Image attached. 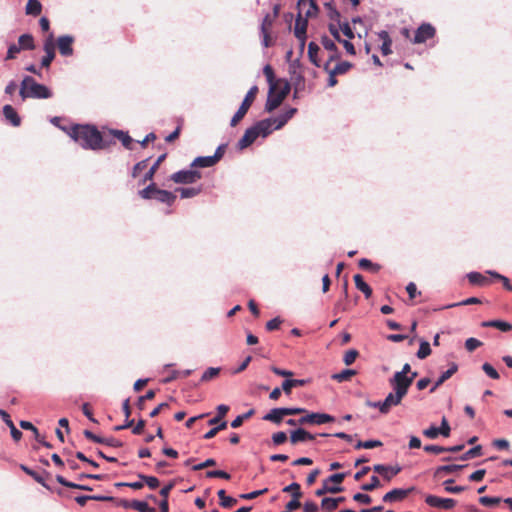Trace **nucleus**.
I'll use <instances>...</instances> for the list:
<instances>
[{
	"label": "nucleus",
	"mask_w": 512,
	"mask_h": 512,
	"mask_svg": "<svg viewBox=\"0 0 512 512\" xmlns=\"http://www.w3.org/2000/svg\"><path fill=\"white\" fill-rule=\"evenodd\" d=\"M68 135L85 149L98 150L102 148V136L95 127L75 125L68 131Z\"/></svg>",
	"instance_id": "obj_1"
},
{
	"label": "nucleus",
	"mask_w": 512,
	"mask_h": 512,
	"mask_svg": "<svg viewBox=\"0 0 512 512\" xmlns=\"http://www.w3.org/2000/svg\"><path fill=\"white\" fill-rule=\"evenodd\" d=\"M19 95L21 101L27 98L48 99L52 96V92L47 86L37 83L31 76H25L20 85Z\"/></svg>",
	"instance_id": "obj_2"
},
{
	"label": "nucleus",
	"mask_w": 512,
	"mask_h": 512,
	"mask_svg": "<svg viewBox=\"0 0 512 512\" xmlns=\"http://www.w3.org/2000/svg\"><path fill=\"white\" fill-rule=\"evenodd\" d=\"M289 92L290 84L284 79H279L277 85H271V87H269L265 110L267 112L275 110L281 105Z\"/></svg>",
	"instance_id": "obj_3"
},
{
	"label": "nucleus",
	"mask_w": 512,
	"mask_h": 512,
	"mask_svg": "<svg viewBox=\"0 0 512 512\" xmlns=\"http://www.w3.org/2000/svg\"><path fill=\"white\" fill-rule=\"evenodd\" d=\"M269 135V123L267 121H258L255 125L248 128L242 138L238 141L237 147L243 150L254 143L259 137H267Z\"/></svg>",
	"instance_id": "obj_4"
},
{
	"label": "nucleus",
	"mask_w": 512,
	"mask_h": 512,
	"mask_svg": "<svg viewBox=\"0 0 512 512\" xmlns=\"http://www.w3.org/2000/svg\"><path fill=\"white\" fill-rule=\"evenodd\" d=\"M139 196L142 199H155L161 203L172 205L176 199L174 193L158 189L154 183H150L147 187L139 191Z\"/></svg>",
	"instance_id": "obj_5"
},
{
	"label": "nucleus",
	"mask_w": 512,
	"mask_h": 512,
	"mask_svg": "<svg viewBox=\"0 0 512 512\" xmlns=\"http://www.w3.org/2000/svg\"><path fill=\"white\" fill-rule=\"evenodd\" d=\"M410 372L411 366L406 363L403 365L401 371H397L393 377L389 379V384L393 388V391H396L403 398L406 396L410 388V379H408V374Z\"/></svg>",
	"instance_id": "obj_6"
},
{
	"label": "nucleus",
	"mask_w": 512,
	"mask_h": 512,
	"mask_svg": "<svg viewBox=\"0 0 512 512\" xmlns=\"http://www.w3.org/2000/svg\"><path fill=\"white\" fill-rule=\"evenodd\" d=\"M403 397L396 391L390 392L384 401L371 402L367 401L366 405L373 408H378L382 414H387L391 407L401 404Z\"/></svg>",
	"instance_id": "obj_7"
},
{
	"label": "nucleus",
	"mask_w": 512,
	"mask_h": 512,
	"mask_svg": "<svg viewBox=\"0 0 512 512\" xmlns=\"http://www.w3.org/2000/svg\"><path fill=\"white\" fill-rule=\"evenodd\" d=\"M224 144L218 145L215 153L211 156H200L191 163L192 168H206L214 166L223 156Z\"/></svg>",
	"instance_id": "obj_8"
},
{
	"label": "nucleus",
	"mask_w": 512,
	"mask_h": 512,
	"mask_svg": "<svg viewBox=\"0 0 512 512\" xmlns=\"http://www.w3.org/2000/svg\"><path fill=\"white\" fill-rule=\"evenodd\" d=\"M297 113V109L290 107L287 108L282 114L278 115L274 118L263 119L262 121H267L269 123V134L272 133L273 130L281 129L285 124Z\"/></svg>",
	"instance_id": "obj_9"
},
{
	"label": "nucleus",
	"mask_w": 512,
	"mask_h": 512,
	"mask_svg": "<svg viewBox=\"0 0 512 512\" xmlns=\"http://www.w3.org/2000/svg\"><path fill=\"white\" fill-rule=\"evenodd\" d=\"M436 35L435 27L430 23H422L415 31L413 39H410L413 44H422L427 40L434 38Z\"/></svg>",
	"instance_id": "obj_10"
},
{
	"label": "nucleus",
	"mask_w": 512,
	"mask_h": 512,
	"mask_svg": "<svg viewBox=\"0 0 512 512\" xmlns=\"http://www.w3.org/2000/svg\"><path fill=\"white\" fill-rule=\"evenodd\" d=\"M201 178V174L194 168L187 170H180L171 175V180L175 183L190 184L194 183Z\"/></svg>",
	"instance_id": "obj_11"
},
{
	"label": "nucleus",
	"mask_w": 512,
	"mask_h": 512,
	"mask_svg": "<svg viewBox=\"0 0 512 512\" xmlns=\"http://www.w3.org/2000/svg\"><path fill=\"white\" fill-rule=\"evenodd\" d=\"M305 416L301 417L300 419H298V423L299 425H304V424H317V425H320V424H324V423H330V422H333L335 420V418L329 414H325V413H309L307 411V413H304Z\"/></svg>",
	"instance_id": "obj_12"
},
{
	"label": "nucleus",
	"mask_w": 512,
	"mask_h": 512,
	"mask_svg": "<svg viewBox=\"0 0 512 512\" xmlns=\"http://www.w3.org/2000/svg\"><path fill=\"white\" fill-rule=\"evenodd\" d=\"M43 50L45 51V56L41 60V66L48 68L55 58V44L53 33H50L44 41Z\"/></svg>",
	"instance_id": "obj_13"
},
{
	"label": "nucleus",
	"mask_w": 512,
	"mask_h": 512,
	"mask_svg": "<svg viewBox=\"0 0 512 512\" xmlns=\"http://www.w3.org/2000/svg\"><path fill=\"white\" fill-rule=\"evenodd\" d=\"M297 9V15L307 19L315 16L318 12V7L315 0H298Z\"/></svg>",
	"instance_id": "obj_14"
},
{
	"label": "nucleus",
	"mask_w": 512,
	"mask_h": 512,
	"mask_svg": "<svg viewBox=\"0 0 512 512\" xmlns=\"http://www.w3.org/2000/svg\"><path fill=\"white\" fill-rule=\"evenodd\" d=\"M425 502L431 507L445 510L452 509L456 505V501L452 498H440L435 495H428Z\"/></svg>",
	"instance_id": "obj_15"
},
{
	"label": "nucleus",
	"mask_w": 512,
	"mask_h": 512,
	"mask_svg": "<svg viewBox=\"0 0 512 512\" xmlns=\"http://www.w3.org/2000/svg\"><path fill=\"white\" fill-rule=\"evenodd\" d=\"M308 19L298 16L295 20L294 34L295 37L300 41V46L303 49L306 42V31H307Z\"/></svg>",
	"instance_id": "obj_16"
},
{
	"label": "nucleus",
	"mask_w": 512,
	"mask_h": 512,
	"mask_svg": "<svg viewBox=\"0 0 512 512\" xmlns=\"http://www.w3.org/2000/svg\"><path fill=\"white\" fill-rule=\"evenodd\" d=\"M74 38L71 35H62L57 39V46L62 56H71L73 54L72 44Z\"/></svg>",
	"instance_id": "obj_17"
},
{
	"label": "nucleus",
	"mask_w": 512,
	"mask_h": 512,
	"mask_svg": "<svg viewBox=\"0 0 512 512\" xmlns=\"http://www.w3.org/2000/svg\"><path fill=\"white\" fill-rule=\"evenodd\" d=\"M84 436L96 443L104 444V445H107L110 447H121L122 446V442L114 437H107V438L99 437V436L93 434L89 430L84 431Z\"/></svg>",
	"instance_id": "obj_18"
},
{
	"label": "nucleus",
	"mask_w": 512,
	"mask_h": 512,
	"mask_svg": "<svg viewBox=\"0 0 512 512\" xmlns=\"http://www.w3.org/2000/svg\"><path fill=\"white\" fill-rule=\"evenodd\" d=\"M373 470L382 475L386 480H391L392 477L396 476L397 474H399L401 472V467L400 466H395V467H392V466H386V465H383V464H376L373 466Z\"/></svg>",
	"instance_id": "obj_19"
},
{
	"label": "nucleus",
	"mask_w": 512,
	"mask_h": 512,
	"mask_svg": "<svg viewBox=\"0 0 512 512\" xmlns=\"http://www.w3.org/2000/svg\"><path fill=\"white\" fill-rule=\"evenodd\" d=\"M412 490H413V488H411V489H400V488L393 489V490L387 492L383 496V501L389 502V503L402 501L409 495V493Z\"/></svg>",
	"instance_id": "obj_20"
},
{
	"label": "nucleus",
	"mask_w": 512,
	"mask_h": 512,
	"mask_svg": "<svg viewBox=\"0 0 512 512\" xmlns=\"http://www.w3.org/2000/svg\"><path fill=\"white\" fill-rule=\"evenodd\" d=\"M316 435L311 434L310 432L306 431L305 429L299 428L297 430H294L290 434V442L295 445L299 442L304 441H312L314 440Z\"/></svg>",
	"instance_id": "obj_21"
},
{
	"label": "nucleus",
	"mask_w": 512,
	"mask_h": 512,
	"mask_svg": "<svg viewBox=\"0 0 512 512\" xmlns=\"http://www.w3.org/2000/svg\"><path fill=\"white\" fill-rule=\"evenodd\" d=\"M457 371H458V365L454 362L451 363L449 369L441 374V376L435 382L434 386L430 389V392H434L445 381H447L449 378H451Z\"/></svg>",
	"instance_id": "obj_22"
},
{
	"label": "nucleus",
	"mask_w": 512,
	"mask_h": 512,
	"mask_svg": "<svg viewBox=\"0 0 512 512\" xmlns=\"http://www.w3.org/2000/svg\"><path fill=\"white\" fill-rule=\"evenodd\" d=\"M310 383L309 379H286L282 383V390L286 395L291 393L292 388L302 387Z\"/></svg>",
	"instance_id": "obj_23"
},
{
	"label": "nucleus",
	"mask_w": 512,
	"mask_h": 512,
	"mask_svg": "<svg viewBox=\"0 0 512 512\" xmlns=\"http://www.w3.org/2000/svg\"><path fill=\"white\" fill-rule=\"evenodd\" d=\"M3 115L5 119L11 123V125L17 127L21 123V119L17 114L16 110L9 104L3 107Z\"/></svg>",
	"instance_id": "obj_24"
},
{
	"label": "nucleus",
	"mask_w": 512,
	"mask_h": 512,
	"mask_svg": "<svg viewBox=\"0 0 512 512\" xmlns=\"http://www.w3.org/2000/svg\"><path fill=\"white\" fill-rule=\"evenodd\" d=\"M355 286L358 290H360L365 297L368 299L372 295L371 287L364 281L363 276L361 274H356L353 277Z\"/></svg>",
	"instance_id": "obj_25"
},
{
	"label": "nucleus",
	"mask_w": 512,
	"mask_h": 512,
	"mask_svg": "<svg viewBox=\"0 0 512 512\" xmlns=\"http://www.w3.org/2000/svg\"><path fill=\"white\" fill-rule=\"evenodd\" d=\"M463 467H464L463 465H456V464L439 466L434 471V477L442 478L445 474H452V473L462 469Z\"/></svg>",
	"instance_id": "obj_26"
},
{
	"label": "nucleus",
	"mask_w": 512,
	"mask_h": 512,
	"mask_svg": "<svg viewBox=\"0 0 512 512\" xmlns=\"http://www.w3.org/2000/svg\"><path fill=\"white\" fill-rule=\"evenodd\" d=\"M468 281L472 285L486 286L490 284V280L479 272H471L467 275Z\"/></svg>",
	"instance_id": "obj_27"
},
{
	"label": "nucleus",
	"mask_w": 512,
	"mask_h": 512,
	"mask_svg": "<svg viewBox=\"0 0 512 512\" xmlns=\"http://www.w3.org/2000/svg\"><path fill=\"white\" fill-rule=\"evenodd\" d=\"M342 491H343V487L338 486V485H336V486L330 485V483L327 480H324L323 486L321 488L317 489L315 494H316V496H323L326 493L335 494V493H340Z\"/></svg>",
	"instance_id": "obj_28"
},
{
	"label": "nucleus",
	"mask_w": 512,
	"mask_h": 512,
	"mask_svg": "<svg viewBox=\"0 0 512 512\" xmlns=\"http://www.w3.org/2000/svg\"><path fill=\"white\" fill-rule=\"evenodd\" d=\"M378 36L382 40V45H381L382 54L383 55L391 54L392 53V50H391L392 40L389 36V33L387 31H381L378 34Z\"/></svg>",
	"instance_id": "obj_29"
},
{
	"label": "nucleus",
	"mask_w": 512,
	"mask_h": 512,
	"mask_svg": "<svg viewBox=\"0 0 512 512\" xmlns=\"http://www.w3.org/2000/svg\"><path fill=\"white\" fill-rule=\"evenodd\" d=\"M126 508H133L138 512H156V510L150 507L145 501L133 500L130 503L124 505Z\"/></svg>",
	"instance_id": "obj_30"
},
{
	"label": "nucleus",
	"mask_w": 512,
	"mask_h": 512,
	"mask_svg": "<svg viewBox=\"0 0 512 512\" xmlns=\"http://www.w3.org/2000/svg\"><path fill=\"white\" fill-rule=\"evenodd\" d=\"M482 326L497 328L503 332H508L512 330V325L510 323L501 320L486 321L482 323Z\"/></svg>",
	"instance_id": "obj_31"
},
{
	"label": "nucleus",
	"mask_w": 512,
	"mask_h": 512,
	"mask_svg": "<svg viewBox=\"0 0 512 512\" xmlns=\"http://www.w3.org/2000/svg\"><path fill=\"white\" fill-rule=\"evenodd\" d=\"M320 47L315 42H310L308 45V57L309 60L317 67L321 66L320 60L318 59V52Z\"/></svg>",
	"instance_id": "obj_32"
},
{
	"label": "nucleus",
	"mask_w": 512,
	"mask_h": 512,
	"mask_svg": "<svg viewBox=\"0 0 512 512\" xmlns=\"http://www.w3.org/2000/svg\"><path fill=\"white\" fill-rule=\"evenodd\" d=\"M358 265L361 269L370 271L373 274L378 273L381 269V265L373 263L371 260L367 258L360 259Z\"/></svg>",
	"instance_id": "obj_33"
},
{
	"label": "nucleus",
	"mask_w": 512,
	"mask_h": 512,
	"mask_svg": "<svg viewBox=\"0 0 512 512\" xmlns=\"http://www.w3.org/2000/svg\"><path fill=\"white\" fill-rule=\"evenodd\" d=\"M19 46L24 50H33L35 48L34 38L31 34H23L18 39Z\"/></svg>",
	"instance_id": "obj_34"
},
{
	"label": "nucleus",
	"mask_w": 512,
	"mask_h": 512,
	"mask_svg": "<svg viewBox=\"0 0 512 512\" xmlns=\"http://www.w3.org/2000/svg\"><path fill=\"white\" fill-rule=\"evenodd\" d=\"M25 11L28 15L37 16L42 11V4L38 0H28Z\"/></svg>",
	"instance_id": "obj_35"
},
{
	"label": "nucleus",
	"mask_w": 512,
	"mask_h": 512,
	"mask_svg": "<svg viewBox=\"0 0 512 512\" xmlns=\"http://www.w3.org/2000/svg\"><path fill=\"white\" fill-rule=\"evenodd\" d=\"M283 418H284V416L282 415L281 409L280 408H274V409L270 410V412L267 413L263 417V420L270 421V422H273L275 424H280L282 422Z\"/></svg>",
	"instance_id": "obj_36"
},
{
	"label": "nucleus",
	"mask_w": 512,
	"mask_h": 512,
	"mask_svg": "<svg viewBox=\"0 0 512 512\" xmlns=\"http://www.w3.org/2000/svg\"><path fill=\"white\" fill-rule=\"evenodd\" d=\"M356 373L357 372L353 369H345L339 373L333 374L332 379L339 383H342L345 381H349L353 376L356 375Z\"/></svg>",
	"instance_id": "obj_37"
},
{
	"label": "nucleus",
	"mask_w": 512,
	"mask_h": 512,
	"mask_svg": "<svg viewBox=\"0 0 512 512\" xmlns=\"http://www.w3.org/2000/svg\"><path fill=\"white\" fill-rule=\"evenodd\" d=\"M353 64L348 61H342L337 63L333 68L330 67V71H332L335 75H343L351 70Z\"/></svg>",
	"instance_id": "obj_38"
},
{
	"label": "nucleus",
	"mask_w": 512,
	"mask_h": 512,
	"mask_svg": "<svg viewBox=\"0 0 512 512\" xmlns=\"http://www.w3.org/2000/svg\"><path fill=\"white\" fill-rule=\"evenodd\" d=\"M165 158V154L161 155L158 157V159L156 160V162L150 167V169L145 173L141 183L144 184L146 183L147 181H151L153 179V176L159 166V164L163 161V159Z\"/></svg>",
	"instance_id": "obj_39"
},
{
	"label": "nucleus",
	"mask_w": 512,
	"mask_h": 512,
	"mask_svg": "<svg viewBox=\"0 0 512 512\" xmlns=\"http://www.w3.org/2000/svg\"><path fill=\"white\" fill-rule=\"evenodd\" d=\"M263 74L266 77V80H267V82L269 84V87H271V85H277L278 84V80L279 79H276L274 70H273V68H272V66L270 64H267V65L264 66Z\"/></svg>",
	"instance_id": "obj_40"
},
{
	"label": "nucleus",
	"mask_w": 512,
	"mask_h": 512,
	"mask_svg": "<svg viewBox=\"0 0 512 512\" xmlns=\"http://www.w3.org/2000/svg\"><path fill=\"white\" fill-rule=\"evenodd\" d=\"M113 134L117 139H119L122 142L125 148H131L132 138L128 135V133L121 130H114Z\"/></svg>",
	"instance_id": "obj_41"
},
{
	"label": "nucleus",
	"mask_w": 512,
	"mask_h": 512,
	"mask_svg": "<svg viewBox=\"0 0 512 512\" xmlns=\"http://www.w3.org/2000/svg\"><path fill=\"white\" fill-rule=\"evenodd\" d=\"M482 455V446L477 445L471 449H469L467 452H465L463 455L460 456V460L466 461L475 457H479Z\"/></svg>",
	"instance_id": "obj_42"
},
{
	"label": "nucleus",
	"mask_w": 512,
	"mask_h": 512,
	"mask_svg": "<svg viewBox=\"0 0 512 512\" xmlns=\"http://www.w3.org/2000/svg\"><path fill=\"white\" fill-rule=\"evenodd\" d=\"M341 29L340 31L342 34L349 40L353 39L355 37L354 32L348 22H341V18L339 19V22H336Z\"/></svg>",
	"instance_id": "obj_43"
},
{
	"label": "nucleus",
	"mask_w": 512,
	"mask_h": 512,
	"mask_svg": "<svg viewBox=\"0 0 512 512\" xmlns=\"http://www.w3.org/2000/svg\"><path fill=\"white\" fill-rule=\"evenodd\" d=\"M321 508L326 512H332L337 508V501L330 497L323 498Z\"/></svg>",
	"instance_id": "obj_44"
},
{
	"label": "nucleus",
	"mask_w": 512,
	"mask_h": 512,
	"mask_svg": "<svg viewBox=\"0 0 512 512\" xmlns=\"http://www.w3.org/2000/svg\"><path fill=\"white\" fill-rule=\"evenodd\" d=\"M431 352L430 344L427 341H421L417 352V357L419 359H425L431 354Z\"/></svg>",
	"instance_id": "obj_45"
},
{
	"label": "nucleus",
	"mask_w": 512,
	"mask_h": 512,
	"mask_svg": "<svg viewBox=\"0 0 512 512\" xmlns=\"http://www.w3.org/2000/svg\"><path fill=\"white\" fill-rule=\"evenodd\" d=\"M254 409H250L248 412L244 413L243 415L237 416L232 422L231 427L232 428H238L240 427L244 420L249 419L254 414Z\"/></svg>",
	"instance_id": "obj_46"
},
{
	"label": "nucleus",
	"mask_w": 512,
	"mask_h": 512,
	"mask_svg": "<svg viewBox=\"0 0 512 512\" xmlns=\"http://www.w3.org/2000/svg\"><path fill=\"white\" fill-rule=\"evenodd\" d=\"M382 446V442L379 441V440H367V441H359L355 448L356 449H361V448H365V449H372V448H376V447H380Z\"/></svg>",
	"instance_id": "obj_47"
},
{
	"label": "nucleus",
	"mask_w": 512,
	"mask_h": 512,
	"mask_svg": "<svg viewBox=\"0 0 512 512\" xmlns=\"http://www.w3.org/2000/svg\"><path fill=\"white\" fill-rule=\"evenodd\" d=\"M300 489H301L300 484L294 482V483H291L290 485L284 487L283 492H290V493H292V497L301 498L302 493H301Z\"/></svg>",
	"instance_id": "obj_48"
},
{
	"label": "nucleus",
	"mask_w": 512,
	"mask_h": 512,
	"mask_svg": "<svg viewBox=\"0 0 512 512\" xmlns=\"http://www.w3.org/2000/svg\"><path fill=\"white\" fill-rule=\"evenodd\" d=\"M358 356H359V352L356 349H350L345 352L343 361H344L345 365L349 366L355 362V360L357 359Z\"/></svg>",
	"instance_id": "obj_49"
},
{
	"label": "nucleus",
	"mask_w": 512,
	"mask_h": 512,
	"mask_svg": "<svg viewBox=\"0 0 512 512\" xmlns=\"http://www.w3.org/2000/svg\"><path fill=\"white\" fill-rule=\"evenodd\" d=\"M177 191L180 192L181 198L186 199V198H192V197L198 195L200 192V189L194 188V187H189V188H179V189H177Z\"/></svg>",
	"instance_id": "obj_50"
},
{
	"label": "nucleus",
	"mask_w": 512,
	"mask_h": 512,
	"mask_svg": "<svg viewBox=\"0 0 512 512\" xmlns=\"http://www.w3.org/2000/svg\"><path fill=\"white\" fill-rule=\"evenodd\" d=\"M454 482L453 479H448L446 480L443 484H444V487H445V491L448 492V493H454V494H458L460 492H463L465 490V487L463 486H455V485H451L452 483Z\"/></svg>",
	"instance_id": "obj_51"
},
{
	"label": "nucleus",
	"mask_w": 512,
	"mask_h": 512,
	"mask_svg": "<svg viewBox=\"0 0 512 512\" xmlns=\"http://www.w3.org/2000/svg\"><path fill=\"white\" fill-rule=\"evenodd\" d=\"M325 7L328 10V17L331 21L339 22L341 18L340 12L334 7L332 3H326Z\"/></svg>",
	"instance_id": "obj_52"
},
{
	"label": "nucleus",
	"mask_w": 512,
	"mask_h": 512,
	"mask_svg": "<svg viewBox=\"0 0 512 512\" xmlns=\"http://www.w3.org/2000/svg\"><path fill=\"white\" fill-rule=\"evenodd\" d=\"M329 32L334 37L335 40H337L339 43L342 42V38L340 36V28L338 24L335 21H331L328 25Z\"/></svg>",
	"instance_id": "obj_53"
},
{
	"label": "nucleus",
	"mask_w": 512,
	"mask_h": 512,
	"mask_svg": "<svg viewBox=\"0 0 512 512\" xmlns=\"http://www.w3.org/2000/svg\"><path fill=\"white\" fill-rule=\"evenodd\" d=\"M480 303H481V300L479 298L471 297V298H467L458 303L449 304V305L445 306L444 308L448 309V308H453L456 306H465V305L480 304Z\"/></svg>",
	"instance_id": "obj_54"
},
{
	"label": "nucleus",
	"mask_w": 512,
	"mask_h": 512,
	"mask_svg": "<svg viewBox=\"0 0 512 512\" xmlns=\"http://www.w3.org/2000/svg\"><path fill=\"white\" fill-rule=\"evenodd\" d=\"M139 478L142 479L143 483H146L151 489H155L159 486V480L154 476L139 474Z\"/></svg>",
	"instance_id": "obj_55"
},
{
	"label": "nucleus",
	"mask_w": 512,
	"mask_h": 512,
	"mask_svg": "<svg viewBox=\"0 0 512 512\" xmlns=\"http://www.w3.org/2000/svg\"><path fill=\"white\" fill-rule=\"evenodd\" d=\"M501 502L499 497L482 496L479 498V503L483 506H495Z\"/></svg>",
	"instance_id": "obj_56"
},
{
	"label": "nucleus",
	"mask_w": 512,
	"mask_h": 512,
	"mask_svg": "<svg viewBox=\"0 0 512 512\" xmlns=\"http://www.w3.org/2000/svg\"><path fill=\"white\" fill-rule=\"evenodd\" d=\"M480 346H482V342L480 340L476 339V338L471 337V338H468L465 341V348L469 352H473L474 350H476Z\"/></svg>",
	"instance_id": "obj_57"
},
{
	"label": "nucleus",
	"mask_w": 512,
	"mask_h": 512,
	"mask_svg": "<svg viewBox=\"0 0 512 512\" xmlns=\"http://www.w3.org/2000/svg\"><path fill=\"white\" fill-rule=\"evenodd\" d=\"M380 487V480L377 476H372L370 483L363 484L361 489L364 491H373Z\"/></svg>",
	"instance_id": "obj_58"
},
{
	"label": "nucleus",
	"mask_w": 512,
	"mask_h": 512,
	"mask_svg": "<svg viewBox=\"0 0 512 512\" xmlns=\"http://www.w3.org/2000/svg\"><path fill=\"white\" fill-rule=\"evenodd\" d=\"M482 369L483 371L492 379H499L500 375L499 373L495 370V368L489 364V363H484L482 365Z\"/></svg>",
	"instance_id": "obj_59"
},
{
	"label": "nucleus",
	"mask_w": 512,
	"mask_h": 512,
	"mask_svg": "<svg viewBox=\"0 0 512 512\" xmlns=\"http://www.w3.org/2000/svg\"><path fill=\"white\" fill-rule=\"evenodd\" d=\"M488 273L492 277L500 280L503 283V286L505 287V289H507L508 291H512V285L510 284V281L506 276H503L497 272H492V271H489Z\"/></svg>",
	"instance_id": "obj_60"
},
{
	"label": "nucleus",
	"mask_w": 512,
	"mask_h": 512,
	"mask_svg": "<svg viewBox=\"0 0 512 512\" xmlns=\"http://www.w3.org/2000/svg\"><path fill=\"white\" fill-rule=\"evenodd\" d=\"M274 19L275 18L272 17V15L266 14L261 24V31H271Z\"/></svg>",
	"instance_id": "obj_61"
},
{
	"label": "nucleus",
	"mask_w": 512,
	"mask_h": 512,
	"mask_svg": "<svg viewBox=\"0 0 512 512\" xmlns=\"http://www.w3.org/2000/svg\"><path fill=\"white\" fill-rule=\"evenodd\" d=\"M272 441L275 445H281L287 441V435L283 431L276 432L272 435Z\"/></svg>",
	"instance_id": "obj_62"
},
{
	"label": "nucleus",
	"mask_w": 512,
	"mask_h": 512,
	"mask_svg": "<svg viewBox=\"0 0 512 512\" xmlns=\"http://www.w3.org/2000/svg\"><path fill=\"white\" fill-rule=\"evenodd\" d=\"M321 44L324 47V49L329 52L332 50H335V48H337L335 42L332 39H330L328 36H323L321 38Z\"/></svg>",
	"instance_id": "obj_63"
},
{
	"label": "nucleus",
	"mask_w": 512,
	"mask_h": 512,
	"mask_svg": "<svg viewBox=\"0 0 512 512\" xmlns=\"http://www.w3.org/2000/svg\"><path fill=\"white\" fill-rule=\"evenodd\" d=\"M281 324L282 320L279 317H276L266 323V329L271 332L277 330Z\"/></svg>",
	"instance_id": "obj_64"
}]
</instances>
